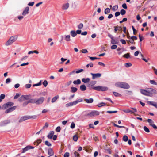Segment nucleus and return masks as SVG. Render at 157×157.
I'll return each mask as SVG.
<instances>
[{"label":"nucleus","mask_w":157,"mask_h":157,"mask_svg":"<svg viewBox=\"0 0 157 157\" xmlns=\"http://www.w3.org/2000/svg\"><path fill=\"white\" fill-rule=\"evenodd\" d=\"M140 92L145 95L151 97L152 96L153 94H156V90L151 88H147L145 90L141 89Z\"/></svg>","instance_id":"1"},{"label":"nucleus","mask_w":157,"mask_h":157,"mask_svg":"<svg viewBox=\"0 0 157 157\" xmlns=\"http://www.w3.org/2000/svg\"><path fill=\"white\" fill-rule=\"evenodd\" d=\"M115 86L117 87H121L125 89H128L129 88V85L124 82H118L115 84Z\"/></svg>","instance_id":"2"},{"label":"nucleus","mask_w":157,"mask_h":157,"mask_svg":"<svg viewBox=\"0 0 157 157\" xmlns=\"http://www.w3.org/2000/svg\"><path fill=\"white\" fill-rule=\"evenodd\" d=\"M36 115L34 116H25L21 117L19 121V122H21L23 121L26 120L28 119H29L31 118L35 119L36 118Z\"/></svg>","instance_id":"3"},{"label":"nucleus","mask_w":157,"mask_h":157,"mask_svg":"<svg viewBox=\"0 0 157 157\" xmlns=\"http://www.w3.org/2000/svg\"><path fill=\"white\" fill-rule=\"evenodd\" d=\"M31 97L30 95H22L18 99V101L19 102H22L24 101L25 100L29 99Z\"/></svg>","instance_id":"4"},{"label":"nucleus","mask_w":157,"mask_h":157,"mask_svg":"<svg viewBox=\"0 0 157 157\" xmlns=\"http://www.w3.org/2000/svg\"><path fill=\"white\" fill-rule=\"evenodd\" d=\"M93 89L97 91H105L108 90V88L107 87L98 86L95 87Z\"/></svg>","instance_id":"5"},{"label":"nucleus","mask_w":157,"mask_h":157,"mask_svg":"<svg viewBox=\"0 0 157 157\" xmlns=\"http://www.w3.org/2000/svg\"><path fill=\"white\" fill-rule=\"evenodd\" d=\"M13 103L9 102L4 104L2 106V108L3 109H6L10 107L13 106Z\"/></svg>","instance_id":"6"},{"label":"nucleus","mask_w":157,"mask_h":157,"mask_svg":"<svg viewBox=\"0 0 157 157\" xmlns=\"http://www.w3.org/2000/svg\"><path fill=\"white\" fill-rule=\"evenodd\" d=\"M15 41V39L14 37L12 36L10 37L9 40L6 43V46H9L12 44Z\"/></svg>","instance_id":"7"},{"label":"nucleus","mask_w":157,"mask_h":157,"mask_svg":"<svg viewBox=\"0 0 157 157\" xmlns=\"http://www.w3.org/2000/svg\"><path fill=\"white\" fill-rule=\"evenodd\" d=\"M99 115V112L97 111H94L91 112L90 113L88 114V115L90 116V117H92L94 116H98Z\"/></svg>","instance_id":"8"},{"label":"nucleus","mask_w":157,"mask_h":157,"mask_svg":"<svg viewBox=\"0 0 157 157\" xmlns=\"http://www.w3.org/2000/svg\"><path fill=\"white\" fill-rule=\"evenodd\" d=\"M44 98L43 97H40L37 100H36L35 103L39 105L42 103L44 100Z\"/></svg>","instance_id":"9"},{"label":"nucleus","mask_w":157,"mask_h":157,"mask_svg":"<svg viewBox=\"0 0 157 157\" xmlns=\"http://www.w3.org/2000/svg\"><path fill=\"white\" fill-rule=\"evenodd\" d=\"M91 75L92 76V79H94L95 78L98 77H100L101 75V74L100 73H96L93 74L92 73H91Z\"/></svg>","instance_id":"10"},{"label":"nucleus","mask_w":157,"mask_h":157,"mask_svg":"<svg viewBox=\"0 0 157 157\" xmlns=\"http://www.w3.org/2000/svg\"><path fill=\"white\" fill-rule=\"evenodd\" d=\"M16 108V106H15L11 107L10 108H9L7 109H6L5 111V113H8L10 112L13 111Z\"/></svg>","instance_id":"11"},{"label":"nucleus","mask_w":157,"mask_h":157,"mask_svg":"<svg viewBox=\"0 0 157 157\" xmlns=\"http://www.w3.org/2000/svg\"><path fill=\"white\" fill-rule=\"evenodd\" d=\"M83 100L82 98H80L78 100H76L75 101L71 102L72 105L74 106L76 105L77 103L79 102H81L83 101Z\"/></svg>","instance_id":"12"},{"label":"nucleus","mask_w":157,"mask_h":157,"mask_svg":"<svg viewBox=\"0 0 157 157\" xmlns=\"http://www.w3.org/2000/svg\"><path fill=\"white\" fill-rule=\"evenodd\" d=\"M69 7V4L68 3H65L63 4L62 7V9L63 10L67 9Z\"/></svg>","instance_id":"13"},{"label":"nucleus","mask_w":157,"mask_h":157,"mask_svg":"<svg viewBox=\"0 0 157 157\" xmlns=\"http://www.w3.org/2000/svg\"><path fill=\"white\" fill-rule=\"evenodd\" d=\"M48 154L50 156H52L54 155V152L52 148H49L48 151Z\"/></svg>","instance_id":"14"},{"label":"nucleus","mask_w":157,"mask_h":157,"mask_svg":"<svg viewBox=\"0 0 157 157\" xmlns=\"http://www.w3.org/2000/svg\"><path fill=\"white\" fill-rule=\"evenodd\" d=\"M29 7H27L25 8V10H24L22 13V15H25L26 14H27L29 13Z\"/></svg>","instance_id":"15"},{"label":"nucleus","mask_w":157,"mask_h":157,"mask_svg":"<svg viewBox=\"0 0 157 157\" xmlns=\"http://www.w3.org/2000/svg\"><path fill=\"white\" fill-rule=\"evenodd\" d=\"M34 148V147L32 146H27L26 147H25L24 149H23V151L24 152H25L27 151L28 150H29L31 149H33Z\"/></svg>","instance_id":"16"},{"label":"nucleus","mask_w":157,"mask_h":157,"mask_svg":"<svg viewBox=\"0 0 157 157\" xmlns=\"http://www.w3.org/2000/svg\"><path fill=\"white\" fill-rule=\"evenodd\" d=\"M54 132L53 131H51L50 132L49 134L48 135V137L49 139H52V138Z\"/></svg>","instance_id":"17"},{"label":"nucleus","mask_w":157,"mask_h":157,"mask_svg":"<svg viewBox=\"0 0 157 157\" xmlns=\"http://www.w3.org/2000/svg\"><path fill=\"white\" fill-rule=\"evenodd\" d=\"M84 101L88 103H92L93 101V99L92 98H90L89 99H85Z\"/></svg>","instance_id":"18"},{"label":"nucleus","mask_w":157,"mask_h":157,"mask_svg":"<svg viewBox=\"0 0 157 157\" xmlns=\"http://www.w3.org/2000/svg\"><path fill=\"white\" fill-rule=\"evenodd\" d=\"M71 91L72 93H75L77 90V88L74 87H71Z\"/></svg>","instance_id":"19"},{"label":"nucleus","mask_w":157,"mask_h":157,"mask_svg":"<svg viewBox=\"0 0 157 157\" xmlns=\"http://www.w3.org/2000/svg\"><path fill=\"white\" fill-rule=\"evenodd\" d=\"M86 87L84 85H82L80 86V89L82 91H85L86 90Z\"/></svg>","instance_id":"20"},{"label":"nucleus","mask_w":157,"mask_h":157,"mask_svg":"<svg viewBox=\"0 0 157 157\" xmlns=\"http://www.w3.org/2000/svg\"><path fill=\"white\" fill-rule=\"evenodd\" d=\"M59 98V96L58 95H57L53 97L52 100V102L53 103L55 102Z\"/></svg>","instance_id":"21"},{"label":"nucleus","mask_w":157,"mask_h":157,"mask_svg":"<svg viewBox=\"0 0 157 157\" xmlns=\"http://www.w3.org/2000/svg\"><path fill=\"white\" fill-rule=\"evenodd\" d=\"M82 82L85 83L88 82L90 81V79L89 78H83L82 79Z\"/></svg>","instance_id":"22"},{"label":"nucleus","mask_w":157,"mask_h":157,"mask_svg":"<svg viewBox=\"0 0 157 157\" xmlns=\"http://www.w3.org/2000/svg\"><path fill=\"white\" fill-rule=\"evenodd\" d=\"M81 81L80 79H78L73 81V83L75 85H78L81 83Z\"/></svg>","instance_id":"23"},{"label":"nucleus","mask_w":157,"mask_h":157,"mask_svg":"<svg viewBox=\"0 0 157 157\" xmlns=\"http://www.w3.org/2000/svg\"><path fill=\"white\" fill-rule=\"evenodd\" d=\"M111 39H112V40L111 41V43L112 44H116L118 43V42L116 40H115L113 39V37H112Z\"/></svg>","instance_id":"24"},{"label":"nucleus","mask_w":157,"mask_h":157,"mask_svg":"<svg viewBox=\"0 0 157 157\" xmlns=\"http://www.w3.org/2000/svg\"><path fill=\"white\" fill-rule=\"evenodd\" d=\"M148 103H149V104L150 105L155 106L156 108H157V103H155L153 102H148Z\"/></svg>","instance_id":"25"},{"label":"nucleus","mask_w":157,"mask_h":157,"mask_svg":"<svg viewBox=\"0 0 157 157\" xmlns=\"http://www.w3.org/2000/svg\"><path fill=\"white\" fill-rule=\"evenodd\" d=\"M118 8V6L117 5L114 6L112 8V10L113 11H115L117 10Z\"/></svg>","instance_id":"26"},{"label":"nucleus","mask_w":157,"mask_h":157,"mask_svg":"<svg viewBox=\"0 0 157 157\" xmlns=\"http://www.w3.org/2000/svg\"><path fill=\"white\" fill-rule=\"evenodd\" d=\"M71 36L73 37H75L77 35L76 33H75V31H71Z\"/></svg>","instance_id":"27"},{"label":"nucleus","mask_w":157,"mask_h":157,"mask_svg":"<svg viewBox=\"0 0 157 157\" xmlns=\"http://www.w3.org/2000/svg\"><path fill=\"white\" fill-rule=\"evenodd\" d=\"M105 105H106V104L104 102H101V103H99L98 105V106L99 107H101L102 106H105Z\"/></svg>","instance_id":"28"},{"label":"nucleus","mask_w":157,"mask_h":157,"mask_svg":"<svg viewBox=\"0 0 157 157\" xmlns=\"http://www.w3.org/2000/svg\"><path fill=\"white\" fill-rule=\"evenodd\" d=\"M29 103H35L36 100L34 99H30L28 101Z\"/></svg>","instance_id":"29"},{"label":"nucleus","mask_w":157,"mask_h":157,"mask_svg":"<svg viewBox=\"0 0 157 157\" xmlns=\"http://www.w3.org/2000/svg\"><path fill=\"white\" fill-rule=\"evenodd\" d=\"M128 138L127 136L124 135L123 138V140L125 142H126L128 140Z\"/></svg>","instance_id":"30"},{"label":"nucleus","mask_w":157,"mask_h":157,"mask_svg":"<svg viewBox=\"0 0 157 157\" xmlns=\"http://www.w3.org/2000/svg\"><path fill=\"white\" fill-rule=\"evenodd\" d=\"M113 94L114 95V96H115L116 97H121V95L120 94L118 93L117 92H113Z\"/></svg>","instance_id":"31"},{"label":"nucleus","mask_w":157,"mask_h":157,"mask_svg":"<svg viewBox=\"0 0 157 157\" xmlns=\"http://www.w3.org/2000/svg\"><path fill=\"white\" fill-rule=\"evenodd\" d=\"M78 135H75L74 136H73V140L75 141H76L78 140Z\"/></svg>","instance_id":"32"},{"label":"nucleus","mask_w":157,"mask_h":157,"mask_svg":"<svg viewBox=\"0 0 157 157\" xmlns=\"http://www.w3.org/2000/svg\"><path fill=\"white\" fill-rule=\"evenodd\" d=\"M120 13H121V14L122 15H123L126 13V11L124 10L123 9H122L121 10Z\"/></svg>","instance_id":"33"},{"label":"nucleus","mask_w":157,"mask_h":157,"mask_svg":"<svg viewBox=\"0 0 157 157\" xmlns=\"http://www.w3.org/2000/svg\"><path fill=\"white\" fill-rule=\"evenodd\" d=\"M144 130L147 132L149 133L150 132V131L148 128L146 126H144Z\"/></svg>","instance_id":"34"},{"label":"nucleus","mask_w":157,"mask_h":157,"mask_svg":"<svg viewBox=\"0 0 157 157\" xmlns=\"http://www.w3.org/2000/svg\"><path fill=\"white\" fill-rule=\"evenodd\" d=\"M110 9L109 8H107L105 10V14H107L110 13Z\"/></svg>","instance_id":"35"},{"label":"nucleus","mask_w":157,"mask_h":157,"mask_svg":"<svg viewBox=\"0 0 157 157\" xmlns=\"http://www.w3.org/2000/svg\"><path fill=\"white\" fill-rule=\"evenodd\" d=\"M123 57L126 58L128 59L130 57V55L129 53H127L126 54H124L123 56Z\"/></svg>","instance_id":"36"},{"label":"nucleus","mask_w":157,"mask_h":157,"mask_svg":"<svg viewBox=\"0 0 157 157\" xmlns=\"http://www.w3.org/2000/svg\"><path fill=\"white\" fill-rule=\"evenodd\" d=\"M70 35L67 36L65 38V40L67 41H69L70 40Z\"/></svg>","instance_id":"37"},{"label":"nucleus","mask_w":157,"mask_h":157,"mask_svg":"<svg viewBox=\"0 0 157 157\" xmlns=\"http://www.w3.org/2000/svg\"><path fill=\"white\" fill-rule=\"evenodd\" d=\"M3 124L4 125H6L8 124L10 125V122L9 121H4L3 122Z\"/></svg>","instance_id":"38"},{"label":"nucleus","mask_w":157,"mask_h":157,"mask_svg":"<svg viewBox=\"0 0 157 157\" xmlns=\"http://www.w3.org/2000/svg\"><path fill=\"white\" fill-rule=\"evenodd\" d=\"M125 66L126 67H129L132 66V64L130 63H126L125 64Z\"/></svg>","instance_id":"39"},{"label":"nucleus","mask_w":157,"mask_h":157,"mask_svg":"<svg viewBox=\"0 0 157 157\" xmlns=\"http://www.w3.org/2000/svg\"><path fill=\"white\" fill-rule=\"evenodd\" d=\"M75 157H79L80 156L79 154L77 152L75 151L74 153Z\"/></svg>","instance_id":"40"},{"label":"nucleus","mask_w":157,"mask_h":157,"mask_svg":"<svg viewBox=\"0 0 157 157\" xmlns=\"http://www.w3.org/2000/svg\"><path fill=\"white\" fill-rule=\"evenodd\" d=\"M48 82H47V81L46 80H44V81L43 82V85L45 87H46L47 86V85H48Z\"/></svg>","instance_id":"41"},{"label":"nucleus","mask_w":157,"mask_h":157,"mask_svg":"<svg viewBox=\"0 0 157 157\" xmlns=\"http://www.w3.org/2000/svg\"><path fill=\"white\" fill-rule=\"evenodd\" d=\"M150 82L152 84L157 85V83L153 80H150Z\"/></svg>","instance_id":"42"},{"label":"nucleus","mask_w":157,"mask_h":157,"mask_svg":"<svg viewBox=\"0 0 157 157\" xmlns=\"http://www.w3.org/2000/svg\"><path fill=\"white\" fill-rule=\"evenodd\" d=\"M45 144L48 146H51V143L47 141H45Z\"/></svg>","instance_id":"43"},{"label":"nucleus","mask_w":157,"mask_h":157,"mask_svg":"<svg viewBox=\"0 0 157 157\" xmlns=\"http://www.w3.org/2000/svg\"><path fill=\"white\" fill-rule=\"evenodd\" d=\"M84 71V70L83 69H79L78 70H77L75 71V73H79L81 72Z\"/></svg>","instance_id":"44"},{"label":"nucleus","mask_w":157,"mask_h":157,"mask_svg":"<svg viewBox=\"0 0 157 157\" xmlns=\"http://www.w3.org/2000/svg\"><path fill=\"white\" fill-rule=\"evenodd\" d=\"M60 130L61 128L60 126L57 127L56 129V131L58 132H59L60 131Z\"/></svg>","instance_id":"45"},{"label":"nucleus","mask_w":157,"mask_h":157,"mask_svg":"<svg viewBox=\"0 0 157 157\" xmlns=\"http://www.w3.org/2000/svg\"><path fill=\"white\" fill-rule=\"evenodd\" d=\"M117 46L116 45H113L111 46V49H115L117 48Z\"/></svg>","instance_id":"46"},{"label":"nucleus","mask_w":157,"mask_h":157,"mask_svg":"<svg viewBox=\"0 0 157 157\" xmlns=\"http://www.w3.org/2000/svg\"><path fill=\"white\" fill-rule=\"evenodd\" d=\"M124 111L125 112L127 113H134L131 111L129 110V109H127L126 110H125Z\"/></svg>","instance_id":"47"},{"label":"nucleus","mask_w":157,"mask_h":157,"mask_svg":"<svg viewBox=\"0 0 157 157\" xmlns=\"http://www.w3.org/2000/svg\"><path fill=\"white\" fill-rule=\"evenodd\" d=\"M41 85V81H40V82L38 83L33 84V86H40Z\"/></svg>","instance_id":"48"},{"label":"nucleus","mask_w":157,"mask_h":157,"mask_svg":"<svg viewBox=\"0 0 157 157\" xmlns=\"http://www.w3.org/2000/svg\"><path fill=\"white\" fill-rule=\"evenodd\" d=\"M93 64L92 63H91L90 64H87L86 66V67L87 68L89 67V66L91 67H93Z\"/></svg>","instance_id":"49"},{"label":"nucleus","mask_w":157,"mask_h":157,"mask_svg":"<svg viewBox=\"0 0 157 157\" xmlns=\"http://www.w3.org/2000/svg\"><path fill=\"white\" fill-rule=\"evenodd\" d=\"M122 7L124 9H127V7L126 3H124L122 5Z\"/></svg>","instance_id":"50"},{"label":"nucleus","mask_w":157,"mask_h":157,"mask_svg":"<svg viewBox=\"0 0 157 157\" xmlns=\"http://www.w3.org/2000/svg\"><path fill=\"white\" fill-rule=\"evenodd\" d=\"M75 123L74 122H72L71 124V128H75Z\"/></svg>","instance_id":"51"},{"label":"nucleus","mask_w":157,"mask_h":157,"mask_svg":"<svg viewBox=\"0 0 157 157\" xmlns=\"http://www.w3.org/2000/svg\"><path fill=\"white\" fill-rule=\"evenodd\" d=\"M83 25L82 23H80L79 24L78 26V28L79 29H81L83 27Z\"/></svg>","instance_id":"52"},{"label":"nucleus","mask_w":157,"mask_h":157,"mask_svg":"<svg viewBox=\"0 0 157 157\" xmlns=\"http://www.w3.org/2000/svg\"><path fill=\"white\" fill-rule=\"evenodd\" d=\"M117 112V111H107V113H116Z\"/></svg>","instance_id":"53"},{"label":"nucleus","mask_w":157,"mask_h":157,"mask_svg":"<svg viewBox=\"0 0 157 157\" xmlns=\"http://www.w3.org/2000/svg\"><path fill=\"white\" fill-rule=\"evenodd\" d=\"M130 38L131 40H133V41H134V40H136L137 39V38L136 36H132L130 37Z\"/></svg>","instance_id":"54"},{"label":"nucleus","mask_w":157,"mask_h":157,"mask_svg":"<svg viewBox=\"0 0 157 157\" xmlns=\"http://www.w3.org/2000/svg\"><path fill=\"white\" fill-rule=\"evenodd\" d=\"M5 95L4 94H2L0 95V98L2 100L4 99L5 97Z\"/></svg>","instance_id":"55"},{"label":"nucleus","mask_w":157,"mask_h":157,"mask_svg":"<svg viewBox=\"0 0 157 157\" xmlns=\"http://www.w3.org/2000/svg\"><path fill=\"white\" fill-rule=\"evenodd\" d=\"M96 81H91L90 82V84L91 85V86H92L93 85H94L95 84H96Z\"/></svg>","instance_id":"56"},{"label":"nucleus","mask_w":157,"mask_h":157,"mask_svg":"<svg viewBox=\"0 0 157 157\" xmlns=\"http://www.w3.org/2000/svg\"><path fill=\"white\" fill-rule=\"evenodd\" d=\"M132 28L133 30V34H134L135 35L136 34V33L137 32V31L135 29L133 26H132Z\"/></svg>","instance_id":"57"},{"label":"nucleus","mask_w":157,"mask_h":157,"mask_svg":"<svg viewBox=\"0 0 157 157\" xmlns=\"http://www.w3.org/2000/svg\"><path fill=\"white\" fill-rule=\"evenodd\" d=\"M11 81V79H10V78H7L6 81V83H9V82H10Z\"/></svg>","instance_id":"58"},{"label":"nucleus","mask_w":157,"mask_h":157,"mask_svg":"<svg viewBox=\"0 0 157 157\" xmlns=\"http://www.w3.org/2000/svg\"><path fill=\"white\" fill-rule=\"evenodd\" d=\"M120 14V13L119 12H117L115 13V17H117L119 16Z\"/></svg>","instance_id":"59"},{"label":"nucleus","mask_w":157,"mask_h":157,"mask_svg":"<svg viewBox=\"0 0 157 157\" xmlns=\"http://www.w3.org/2000/svg\"><path fill=\"white\" fill-rule=\"evenodd\" d=\"M69 153L68 152H66L64 155V157H69Z\"/></svg>","instance_id":"60"},{"label":"nucleus","mask_w":157,"mask_h":157,"mask_svg":"<svg viewBox=\"0 0 157 157\" xmlns=\"http://www.w3.org/2000/svg\"><path fill=\"white\" fill-rule=\"evenodd\" d=\"M67 59H64L63 58H62L61 59V60L62 61V62L60 63L61 64H62L65 61H66L67 60Z\"/></svg>","instance_id":"61"},{"label":"nucleus","mask_w":157,"mask_h":157,"mask_svg":"<svg viewBox=\"0 0 157 157\" xmlns=\"http://www.w3.org/2000/svg\"><path fill=\"white\" fill-rule=\"evenodd\" d=\"M147 121L149 123H150V124H152V123H153V121L151 119H148L147 120Z\"/></svg>","instance_id":"62"},{"label":"nucleus","mask_w":157,"mask_h":157,"mask_svg":"<svg viewBox=\"0 0 157 157\" xmlns=\"http://www.w3.org/2000/svg\"><path fill=\"white\" fill-rule=\"evenodd\" d=\"M120 41L123 44H126V42L125 40L123 39H121L120 40Z\"/></svg>","instance_id":"63"},{"label":"nucleus","mask_w":157,"mask_h":157,"mask_svg":"<svg viewBox=\"0 0 157 157\" xmlns=\"http://www.w3.org/2000/svg\"><path fill=\"white\" fill-rule=\"evenodd\" d=\"M154 73L155 75H157V69L154 67L153 68Z\"/></svg>","instance_id":"64"}]
</instances>
